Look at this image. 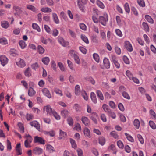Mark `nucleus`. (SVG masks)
<instances>
[{
	"label": "nucleus",
	"instance_id": "obj_1",
	"mask_svg": "<svg viewBox=\"0 0 156 156\" xmlns=\"http://www.w3.org/2000/svg\"><path fill=\"white\" fill-rule=\"evenodd\" d=\"M24 137L26 139L24 142V145L25 147L26 148L31 147L30 144L33 140L31 136L29 134H25Z\"/></svg>",
	"mask_w": 156,
	"mask_h": 156
},
{
	"label": "nucleus",
	"instance_id": "obj_2",
	"mask_svg": "<svg viewBox=\"0 0 156 156\" xmlns=\"http://www.w3.org/2000/svg\"><path fill=\"white\" fill-rule=\"evenodd\" d=\"M108 21V16L107 14H104V16H100L99 17V21L101 25L105 26H106L107 23Z\"/></svg>",
	"mask_w": 156,
	"mask_h": 156
},
{
	"label": "nucleus",
	"instance_id": "obj_3",
	"mask_svg": "<svg viewBox=\"0 0 156 156\" xmlns=\"http://www.w3.org/2000/svg\"><path fill=\"white\" fill-rule=\"evenodd\" d=\"M43 110L44 113H46L47 115H51L52 113L54 111L49 105L44 106L43 108Z\"/></svg>",
	"mask_w": 156,
	"mask_h": 156
},
{
	"label": "nucleus",
	"instance_id": "obj_4",
	"mask_svg": "<svg viewBox=\"0 0 156 156\" xmlns=\"http://www.w3.org/2000/svg\"><path fill=\"white\" fill-rule=\"evenodd\" d=\"M41 91L44 96L50 99L51 98V95L48 89L44 88L41 90Z\"/></svg>",
	"mask_w": 156,
	"mask_h": 156
},
{
	"label": "nucleus",
	"instance_id": "obj_5",
	"mask_svg": "<svg viewBox=\"0 0 156 156\" xmlns=\"http://www.w3.org/2000/svg\"><path fill=\"white\" fill-rule=\"evenodd\" d=\"M8 58L4 55L0 56V62L1 65L4 66L8 62Z\"/></svg>",
	"mask_w": 156,
	"mask_h": 156
},
{
	"label": "nucleus",
	"instance_id": "obj_6",
	"mask_svg": "<svg viewBox=\"0 0 156 156\" xmlns=\"http://www.w3.org/2000/svg\"><path fill=\"white\" fill-rule=\"evenodd\" d=\"M16 63L18 66L20 68L23 67L26 65L25 62L24 60L20 58L18 59L16 62Z\"/></svg>",
	"mask_w": 156,
	"mask_h": 156
},
{
	"label": "nucleus",
	"instance_id": "obj_7",
	"mask_svg": "<svg viewBox=\"0 0 156 156\" xmlns=\"http://www.w3.org/2000/svg\"><path fill=\"white\" fill-rule=\"evenodd\" d=\"M34 141L35 143H38L42 144H45L44 140V139L42 138L37 136H34Z\"/></svg>",
	"mask_w": 156,
	"mask_h": 156
},
{
	"label": "nucleus",
	"instance_id": "obj_8",
	"mask_svg": "<svg viewBox=\"0 0 156 156\" xmlns=\"http://www.w3.org/2000/svg\"><path fill=\"white\" fill-rule=\"evenodd\" d=\"M82 122L85 126H88L90 125V122L88 118L85 116H82L81 119Z\"/></svg>",
	"mask_w": 156,
	"mask_h": 156
},
{
	"label": "nucleus",
	"instance_id": "obj_9",
	"mask_svg": "<svg viewBox=\"0 0 156 156\" xmlns=\"http://www.w3.org/2000/svg\"><path fill=\"white\" fill-rule=\"evenodd\" d=\"M125 46L127 50L129 52H132L133 50V48L132 44L128 41H126L125 42Z\"/></svg>",
	"mask_w": 156,
	"mask_h": 156
},
{
	"label": "nucleus",
	"instance_id": "obj_10",
	"mask_svg": "<svg viewBox=\"0 0 156 156\" xmlns=\"http://www.w3.org/2000/svg\"><path fill=\"white\" fill-rule=\"evenodd\" d=\"M103 64L105 67L108 69L110 67V62L108 58H105L103 60Z\"/></svg>",
	"mask_w": 156,
	"mask_h": 156
},
{
	"label": "nucleus",
	"instance_id": "obj_11",
	"mask_svg": "<svg viewBox=\"0 0 156 156\" xmlns=\"http://www.w3.org/2000/svg\"><path fill=\"white\" fill-rule=\"evenodd\" d=\"M43 149L38 147H35L33 150L34 154L37 155H39L43 152Z\"/></svg>",
	"mask_w": 156,
	"mask_h": 156
},
{
	"label": "nucleus",
	"instance_id": "obj_12",
	"mask_svg": "<svg viewBox=\"0 0 156 156\" xmlns=\"http://www.w3.org/2000/svg\"><path fill=\"white\" fill-rule=\"evenodd\" d=\"M16 150L17 155H20L22 154V150L20 143L17 144L16 147Z\"/></svg>",
	"mask_w": 156,
	"mask_h": 156
},
{
	"label": "nucleus",
	"instance_id": "obj_13",
	"mask_svg": "<svg viewBox=\"0 0 156 156\" xmlns=\"http://www.w3.org/2000/svg\"><path fill=\"white\" fill-rule=\"evenodd\" d=\"M83 133L85 136L88 138H90L91 136L90 134V129L87 127H85L84 129Z\"/></svg>",
	"mask_w": 156,
	"mask_h": 156
},
{
	"label": "nucleus",
	"instance_id": "obj_14",
	"mask_svg": "<svg viewBox=\"0 0 156 156\" xmlns=\"http://www.w3.org/2000/svg\"><path fill=\"white\" fill-rule=\"evenodd\" d=\"M30 124L32 126L34 127L38 130L40 129V125L37 121H33L30 123Z\"/></svg>",
	"mask_w": 156,
	"mask_h": 156
},
{
	"label": "nucleus",
	"instance_id": "obj_15",
	"mask_svg": "<svg viewBox=\"0 0 156 156\" xmlns=\"http://www.w3.org/2000/svg\"><path fill=\"white\" fill-rule=\"evenodd\" d=\"M116 19L117 24L119 26H122L123 23H125L124 21L122 20L121 17L119 16H116Z\"/></svg>",
	"mask_w": 156,
	"mask_h": 156
},
{
	"label": "nucleus",
	"instance_id": "obj_16",
	"mask_svg": "<svg viewBox=\"0 0 156 156\" xmlns=\"http://www.w3.org/2000/svg\"><path fill=\"white\" fill-rule=\"evenodd\" d=\"M58 42L63 46H66L68 42H66L63 38L62 37H58Z\"/></svg>",
	"mask_w": 156,
	"mask_h": 156
},
{
	"label": "nucleus",
	"instance_id": "obj_17",
	"mask_svg": "<svg viewBox=\"0 0 156 156\" xmlns=\"http://www.w3.org/2000/svg\"><path fill=\"white\" fill-rule=\"evenodd\" d=\"M67 136V133L66 132L63 131L61 129L59 130V139L65 138Z\"/></svg>",
	"mask_w": 156,
	"mask_h": 156
},
{
	"label": "nucleus",
	"instance_id": "obj_18",
	"mask_svg": "<svg viewBox=\"0 0 156 156\" xmlns=\"http://www.w3.org/2000/svg\"><path fill=\"white\" fill-rule=\"evenodd\" d=\"M26 7L29 10H30L35 13H37L38 12L37 9L32 5H27Z\"/></svg>",
	"mask_w": 156,
	"mask_h": 156
},
{
	"label": "nucleus",
	"instance_id": "obj_19",
	"mask_svg": "<svg viewBox=\"0 0 156 156\" xmlns=\"http://www.w3.org/2000/svg\"><path fill=\"white\" fill-rule=\"evenodd\" d=\"M52 15L53 19L54 22L57 24H58L59 21L57 15L54 13H53Z\"/></svg>",
	"mask_w": 156,
	"mask_h": 156
},
{
	"label": "nucleus",
	"instance_id": "obj_20",
	"mask_svg": "<svg viewBox=\"0 0 156 156\" xmlns=\"http://www.w3.org/2000/svg\"><path fill=\"white\" fill-rule=\"evenodd\" d=\"M80 86L78 85H76L75 88V93L76 95H79L80 94Z\"/></svg>",
	"mask_w": 156,
	"mask_h": 156
},
{
	"label": "nucleus",
	"instance_id": "obj_21",
	"mask_svg": "<svg viewBox=\"0 0 156 156\" xmlns=\"http://www.w3.org/2000/svg\"><path fill=\"white\" fill-rule=\"evenodd\" d=\"M36 92L33 88L31 87L29 88L28 91V94L29 96H32L35 94Z\"/></svg>",
	"mask_w": 156,
	"mask_h": 156
},
{
	"label": "nucleus",
	"instance_id": "obj_22",
	"mask_svg": "<svg viewBox=\"0 0 156 156\" xmlns=\"http://www.w3.org/2000/svg\"><path fill=\"white\" fill-rule=\"evenodd\" d=\"M86 1H78V4L79 8L81 10H83V5L86 3Z\"/></svg>",
	"mask_w": 156,
	"mask_h": 156
},
{
	"label": "nucleus",
	"instance_id": "obj_23",
	"mask_svg": "<svg viewBox=\"0 0 156 156\" xmlns=\"http://www.w3.org/2000/svg\"><path fill=\"white\" fill-rule=\"evenodd\" d=\"M2 27L4 28L7 29L9 26V23L6 21H2L1 22Z\"/></svg>",
	"mask_w": 156,
	"mask_h": 156
},
{
	"label": "nucleus",
	"instance_id": "obj_24",
	"mask_svg": "<svg viewBox=\"0 0 156 156\" xmlns=\"http://www.w3.org/2000/svg\"><path fill=\"white\" fill-rule=\"evenodd\" d=\"M54 91L56 94L60 96H62L63 95L62 91L58 88H55Z\"/></svg>",
	"mask_w": 156,
	"mask_h": 156
},
{
	"label": "nucleus",
	"instance_id": "obj_25",
	"mask_svg": "<svg viewBox=\"0 0 156 156\" xmlns=\"http://www.w3.org/2000/svg\"><path fill=\"white\" fill-rule=\"evenodd\" d=\"M90 97L92 101L95 104L97 102L96 96L94 93L92 92L90 94Z\"/></svg>",
	"mask_w": 156,
	"mask_h": 156
},
{
	"label": "nucleus",
	"instance_id": "obj_26",
	"mask_svg": "<svg viewBox=\"0 0 156 156\" xmlns=\"http://www.w3.org/2000/svg\"><path fill=\"white\" fill-rule=\"evenodd\" d=\"M133 124L134 126L137 129H138L140 126V122L139 120L137 119H136L134 121Z\"/></svg>",
	"mask_w": 156,
	"mask_h": 156
},
{
	"label": "nucleus",
	"instance_id": "obj_27",
	"mask_svg": "<svg viewBox=\"0 0 156 156\" xmlns=\"http://www.w3.org/2000/svg\"><path fill=\"white\" fill-rule=\"evenodd\" d=\"M0 43L2 45L8 44V42L7 39L5 37L0 38Z\"/></svg>",
	"mask_w": 156,
	"mask_h": 156
},
{
	"label": "nucleus",
	"instance_id": "obj_28",
	"mask_svg": "<svg viewBox=\"0 0 156 156\" xmlns=\"http://www.w3.org/2000/svg\"><path fill=\"white\" fill-rule=\"evenodd\" d=\"M42 61L44 64L47 65L50 61V59L48 57H45L42 58Z\"/></svg>",
	"mask_w": 156,
	"mask_h": 156
},
{
	"label": "nucleus",
	"instance_id": "obj_29",
	"mask_svg": "<svg viewBox=\"0 0 156 156\" xmlns=\"http://www.w3.org/2000/svg\"><path fill=\"white\" fill-rule=\"evenodd\" d=\"M41 10L44 13H49L52 11V10L48 7H43L41 8Z\"/></svg>",
	"mask_w": 156,
	"mask_h": 156
},
{
	"label": "nucleus",
	"instance_id": "obj_30",
	"mask_svg": "<svg viewBox=\"0 0 156 156\" xmlns=\"http://www.w3.org/2000/svg\"><path fill=\"white\" fill-rule=\"evenodd\" d=\"M46 149L50 153H52L55 151L53 147L49 144L47 145Z\"/></svg>",
	"mask_w": 156,
	"mask_h": 156
},
{
	"label": "nucleus",
	"instance_id": "obj_31",
	"mask_svg": "<svg viewBox=\"0 0 156 156\" xmlns=\"http://www.w3.org/2000/svg\"><path fill=\"white\" fill-rule=\"evenodd\" d=\"M99 144L102 146L105 144V140L103 137H100L99 138Z\"/></svg>",
	"mask_w": 156,
	"mask_h": 156
},
{
	"label": "nucleus",
	"instance_id": "obj_32",
	"mask_svg": "<svg viewBox=\"0 0 156 156\" xmlns=\"http://www.w3.org/2000/svg\"><path fill=\"white\" fill-rule=\"evenodd\" d=\"M14 10L16 12V13H15V14L19 15L21 12V10L20 8L18 6H14L13 7Z\"/></svg>",
	"mask_w": 156,
	"mask_h": 156
},
{
	"label": "nucleus",
	"instance_id": "obj_33",
	"mask_svg": "<svg viewBox=\"0 0 156 156\" xmlns=\"http://www.w3.org/2000/svg\"><path fill=\"white\" fill-rule=\"evenodd\" d=\"M41 41L44 44H46L48 42H50L51 43H52V40L49 38L46 39L43 37H42L41 38Z\"/></svg>",
	"mask_w": 156,
	"mask_h": 156
},
{
	"label": "nucleus",
	"instance_id": "obj_34",
	"mask_svg": "<svg viewBox=\"0 0 156 156\" xmlns=\"http://www.w3.org/2000/svg\"><path fill=\"white\" fill-rule=\"evenodd\" d=\"M125 135L126 138L129 141L132 142L134 141V140L133 138L130 135L126 133H125Z\"/></svg>",
	"mask_w": 156,
	"mask_h": 156
},
{
	"label": "nucleus",
	"instance_id": "obj_35",
	"mask_svg": "<svg viewBox=\"0 0 156 156\" xmlns=\"http://www.w3.org/2000/svg\"><path fill=\"white\" fill-rule=\"evenodd\" d=\"M145 18L146 20L149 23H154V21L151 17L148 15H146L145 16Z\"/></svg>",
	"mask_w": 156,
	"mask_h": 156
},
{
	"label": "nucleus",
	"instance_id": "obj_36",
	"mask_svg": "<svg viewBox=\"0 0 156 156\" xmlns=\"http://www.w3.org/2000/svg\"><path fill=\"white\" fill-rule=\"evenodd\" d=\"M74 130H76L78 132L81 131L82 130L81 125L79 123H76V124H75V127L74 128Z\"/></svg>",
	"mask_w": 156,
	"mask_h": 156
},
{
	"label": "nucleus",
	"instance_id": "obj_37",
	"mask_svg": "<svg viewBox=\"0 0 156 156\" xmlns=\"http://www.w3.org/2000/svg\"><path fill=\"white\" fill-rule=\"evenodd\" d=\"M32 27L33 29L36 30L38 32H40L41 31V29L39 27L36 23H32Z\"/></svg>",
	"mask_w": 156,
	"mask_h": 156
},
{
	"label": "nucleus",
	"instance_id": "obj_38",
	"mask_svg": "<svg viewBox=\"0 0 156 156\" xmlns=\"http://www.w3.org/2000/svg\"><path fill=\"white\" fill-rule=\"evenodd\" d=\"M19 44L21 48L22 49H24L27 46V44L23 40H21L19 41Z\"/></svg>",
	"mask_w": 156,
	"mask_h": 156
},
{
	"label": "nucleus",
	"instance_id": "obj_39",
	"mask_svg": "<svg viewBox=\"0 0 156 156\" xmlns=\"http://www.w3.org/2000/svg\"><path fill=\"white\" fill-rule=\"evenodd\" d=\"M70 142L72 148L75 149L77 147V145L75 141L73 139L70 138Z\"/></svg>",
	"mask_w": 156,
	"mask_h": 156
},
{
	"label": "nucleus",
	"instance_id": "obj_40",
	"mask_svg": "<svg viewBox=\"0 0 156 156\" xmlns=\"http://www.w3.org/2000/svg\"><path fill=\"white\" fill-rule=\"evenodd\" d=\"M24 73L26 76L28 77H30L31 75L30 68H28L26 69L24 72Z\"/></svg>",
	"mask_w": 156,
	"mask_h": 156
},
{
	"label": "nucleus",
	"instance_id": "obj_41",
	"mask_svg": "<svg viewBox=\"0 0 156 156\" xmlns=\"http://www.w3.org/2000/svg\"><path fill=\"white\" fill-rule=\"evenodd\" d=\"M98 97L101 100H104V98L101 92L99 90H97L96 92Z\"/></svg>",
	"mask_w": 156,
	"mask_h": 156
},
{
	"label": "nucleus",
	"instance_id": "obj_42",
	"mask_svg": "<svg viewBox=\"0 0 156 156\" xmlns=\"http://www.w3.org/2000/svg\"><path fill=\"white\" fill-rule=\"evenodd\" d=\"M26 118L27 121H30L33 119L34 116L32 114L27 113L26 115Z\"/></svg>",
	"mask_w": 156,
	"mask_h": 156
},
{
	"label": "nucleus",
	"instance_id": "obj_43",
	"mask_svg": "<svg viewBox=\"0 0 156 156\" xmlns=\"http://www.w3.org/2000/svg\"><path fill=\"white\" fill-rule=\"evenodd\" d=\"M52 115H53L56 119L59 120L60 119V115L55 111H54L52 113Z\"/></svg>",
	"mask_w": 156,
	"mask_h": 156
},
{
	"label": "nucleus",
	"instance_id": "obj_44",
	"mask_svg": "<svg viewBox=\"0 0 156 156\" xmlns=\"http://www.w3.org/2000/svg\"><path fill=\"white\" fill-rule=\"evenodd\" d=\"M110 60L113 63L118 61L117 58L114 55H111Z\"/></svg>",
	"mask_w": 156,
	"mask_h": 156
},
{
	"label": "nucleus",
	"instance_id": "obj_45",
	"mask_svg": "<svg viewBox=\"0 0 156 156\" xmlns=\"http://www.w3.org/2000/svg\"><path fill=\"white\" fill-rule=\"evenodd\" d=\"M75 62L78 64H80V61L79 56L78 54L75 56L73 57Z\"/></svg>",
	"mask_w": 156,
	"mask_h": 156
},
{
	"label": "nucleus",
	"instance_id": "obj_46",
	"mask_svg": "<svg viewBox=\"0 0 156 156\" xmlns=\"http://www.w3.org/2000/svg\"><path fill=\"white\" fill-rule=\"evenodd\" d=\"M102 107L105 112L108 113L110 112V110L109 109L107 105L104 104L102 105Z\"/></svg>",
	"mask_w": 156,
	"mask_h": 156
},
{
	"label": "nucleus",
	"instance_id": "obj_47",
	"mask_svg": "<svg viewBox=\"0 0 156 156\" xmlns=\"http://www.w3.org/2000/svg\"><path fill=\"white\" fill-rule=\"evenodd\" d=\"M124 8L125 11L129 13L130 12V10L129 4L127 3H126L124 5Z\"/></svg>",
	"mask_w": 156,
	"mask_h": 156
},
{
	"label": "nucleus",
	"instance_id": "obj_48",
	"mask_svg": "<svg viewBox=\"0 0 156 156\" xmlns=\"http://www.w3.org/2000/svg\"><path fill=\"white\" fill-rule=\"evenodd\" d=\"M18 126L19 127L20 132L23 133L24 132V127L23 125L21 123L19 122L18 123Z\"/></svg>",
	"mask_w": 156,
	"mask_h": 156
},
{
	"label": "nucleus",
	"instance_id": "obj_49",
	"mask_svg": "<svg viewBox=\"0 0 156 156\" xmlns=\"http://www.w3.org/2000/svg\"><path fill=\"white\" fill-rule=\"evenodd\" d=\"M58 66L61 71L64 72L66 71V68L62 63L59 62L58 63Z\"/></svg>",
	"mask_w": 156,
	"mask_h": 156
},
{
	"label": "nucleus",
	"instance_id": "obj_50",
	"mask_svg": "<svg viewBox=\"0 0 156 156\" xmlns=\"http://www.w3.org/2000/svg\"><path fill=\"white\" fill-rule=\"evenodd\" d=\"M126 74L130 80H131L133 77L132 74L129 70H127L126 71Z\"/></svg>",
	"mask_w": 156,
	"mask_h": 156
},
{
	"label": "nucleus",
	"instance_id": "obj_51",
	"mask_svg": "<svg viewBox=\"0 0 156 156\" xmlns=\"http://www.w3.org/2000/svg\"><path fill=\"white\" fill-rule=\"evenodd\" d=\"M93 57L94 58L97 62H99V57L97 54L95 53L93 54Z\"/></svg>",
	"mask_w": 156,
	"mask_h": 156
},
{
	"label": "nucleus",
	"instance_id": "obj_52",
	"mask_svg": "<svg viewBox=\"0 0 156 156\" xmlns=\"http://www.w3.org/2000/svg\"><path fill=\"white\" fill-rule=\"evenodd\" d=\"M96 3L97 5L100 8L103 9L105 6L103 3L100 1H97Z\"/></svg>",
	"mask_w": 156,
	"mask_h": 156
},
{
	"label": "nucleus",
	"instance_id": "obj_53",
	"mask_svg": "<svg viewBox=\"0 0 156 156\" xmlns=\"http://www.w3.org/2000/svg\"><path fill=\"white\" fill-rule=\"evenodd\" d=\"M142 26L145 31L146 32H148L149 31V27L147 24L146 23L143 22Z\"/></svg>",
	"mask_w": 156,
	"mask_h": 156
},
{
	"label": "nucleus",
	"instance_id": "obj_54",
	"mask_svg": "<svg viewBox=\"0 0 156 156\" xmlns=\"http://www.w3.org/2000/svg\"><path fill=\"white\" fill-rule=\"evenodd\" d=\"M149 125L153 129H156V126L155 123L152 121L150 120L149 122Z\"/></svg>",
	"mask_w": 156,
	"mask_h": 156
},
{
	"label": "nucleus",
	"instance_id": "obj_55",
	"mask_svg": "<svg viewBox=\"0 0 156 156\" xmlns=\"http://www.w3.org/2000/svg\"><path fill=\"white\" fill-rule=\"evenodd\" d=\"M69 53L70 55L73 57L78 54L77 53L73 50H70L69 51Z\"/></svg>",
	"mask_w": 156,
	"mask_h": 156
},
{
	"label": "nucleus",
	"instance_id": "obj_56",
	"mask_svg": "<svg viewBox=\"0 0 156 156\" xmlns=\"http://www.w3.org/2000/svg\"><path fill=\"white\" fill-rule=\"evenodd\" d=\"M81 38L82 40L84 41L87 44L89 43L87 37L84 35H81Z\"/></svg>",
	"mask_w": 156,
	"mask_h": 156
},
{
	"label": "nucleus",
	"instance_id": "obj_57",
	"mask_svg": "<svg viewBox=\"0 0 156 156\" xmlns=\"http://www.w3.org/2000/svg\"><path fill=\"white\" fill-rule=\"evenodd\" d=\"M38 50L39 53L40 54H43L44 51V49L41 45H38Z\"/></svg>",
	"mask_w": 156,
	"mask_h": 156
},
{
	"label": "nucleus",
	"instance_id": "obj_58",
	"mask_svg": "<svg viewBox=\"0 0 156 156\" xmlns=\"http://www.w3.org/2000/svg\"><path fill=\"white\" fill-rule=\"evenodd\" d=\"M137 137L140 143L141 144H143L144 143V140L142 136L139 134H138L137 135Z\"/></svg>",
	"mask_w": 156,
	"mask_h": 156
},
{
	"label": "nucleus",
	"instance_id": "obj_59",
	"mask_svg": "<svg viewBox=\"0 0 156 156\" xmlns=\"http://www.w3.org/2000/svg\"><path fill=\"white\" fill-rule=\"evenodd\" d=\"M100 35L101 38L103 40H105L106 38V35L105 32L103 30H100Z\"/></svg>",
	"mask_w": 156,
	"mask_h": 156
},
{
	"label": "nucleus",
	"instance_id": "obj_60",
	"mask_svg": "<svg viewBox=\"0 0 156 156\" xmlns=\"http://www.w3.org/2000/svg\"><path fill=\"white\" fill-rule=\"evenodd\" d=\"M117 145L119 148L122 149L124 147V145L122 142L121 140H119L117 142Z\"/></svg>",
	"mask_w": 156,
	"mask_h": 156
},
{
	"label": "nucleus",
	"instance_id": "obj_61",
	"mask_svg": "<svg viewBox=\"0 0 156 156\" xmlns=\"http://www.w3.org/2000/svg\"><path fill=\"white\" fill-rule=\"evenodd\" d=\"M51 67L54 70L56 71L57 69V67L55 61L54 60L51 61Z\"/></svg>",
	"mask_w": 156,
	"mask_h": 156
},
{
	"label": "nucleus",
	"instance_id": "obj_62",
	"mask_svg": "<svg viewBox=\"0 0 156 156\" xmlns=\"http://www.w3.org/2000/svg\"><path fill=\"white\" fill-rule=\"evenodd\" d=\"M68 31L69 33L72 37L73 38L76 37V34L74 31L70 29H69Z\"/></svg>",
	"mask_w": 156,
	"mask_h": 156
},
{
	"label": "nucleus",
	"instance_id": "obj_63",
	"mask_svg": "<svg viewBox=\"0 0 156 156\" xmlns=\"http://www.w3.org/2000/svg\"><path fill=\"white\" fill-rule=\"evenodd\" d=\"M67 122L68 124L70 126H72L73 124V120L71 117H69L67 119Z\"/></svg>",
	"mask_w": 156,
	"mask_h": 156
},
{
	"label": "nucleus",
	"instance_id": "obj_64",
	"mask_svg": "<svg viewBox=\"0 0 156 156\" xmlns=\"http://www.w3.org/2000/svg\"><path fill=\"white\" fill-rule=\"evenodd\" d=\"M115 32L117 35L120 37H122V32L119 29H116L115 30Z\"/></svg>",
	"mask_w": 156,
	"mask_h": 156
}]
</instances>
